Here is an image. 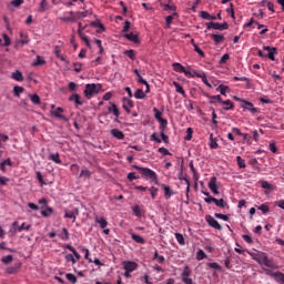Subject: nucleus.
Here are the masks:
<instances>
[{
  "instance_id": "obj_34",
  "label": "nucleus",
  "mask_w": 284,
  "mask_h": 284,
  "mask_svg": "<svg viewBox=\"0 0 284 284\" xmlns=\"http://www.w3.org/2000/svg\"><path fill=\"white\" fill-rule=\"evenodd\" d=\"M20 268H21V264H18L16 266L8 267L7 273L8 274H17Z\"/></svg>"
},
{
  "instance_id": "obj_8",
  "label": "nucleus",
  "mask_w": 284,
  "mask_h": 284,
  "mask_svg": "<svg viewBox=\"0 0 284 284\" xmlns=\"http://www.w3.org/2000/svg\"><path fill=\"white\" fill-rule=\"evenodd\" d=\"M123 267L125 272H134L139 267V264L132 261H126V262H123Z\"/></svg>"
},
{
  "instance_id": "obj_5",
  "label": "nucleus",
  "mask_w": 284,
  "mask_h": 284,
  "mask_svg": "<svg viewBox=\"0 0 284 284\" xmlns=\"http://www.w3.org/2000/svg\"><path fill=\"white\" fill-rule=\"evenodd\" d=\"M204 201L205 203H214L217 207H227V203L223 199L216 200L215 197L209 196L205 197Z\"/></svg>"
},
{
  "instance_id": "obj_58",
  "label": "nucleus",
  "mask_w": 284,
  "mask_h": 284,
  "mask_svg": "<svg viewBox=\"0 0 284 284\" xmlns=\"http://www.w3.org/2000/svg\"><path fill=\"white\" fill-rule=\"evenodd\" d=\"M153 112H154V114H155V119H156L158 121H162L163 116H162L161 111H159V109H156V108H153Z\"/></svg>"
},
{
  "instance_id": "obj_60",
  "label": "nucleus",
  "mask_w": 284,
  "mask_h": 284,
  "mask_svg": "<svg viewBox=\"0 0 284 284\" xmlns=\"http://www.w3.org/2000/svg\"><path fill=\"white\" fill-rule=\"evenodd\" d=\"M200 17L207 21H210V19H212V16L207 11H201Z\"/></svg>"
},
{
  "instance_id": "obj_43",
  "label": "nucleus",
  "mask_w": 284,
  "mask_h": 284,
  "mask_svg": "<svg viewBox=\"0 0 284 284\" xmlns=\"http://www.w3.org/2000/svg\"><path fill=\"white\" fill-rule=\"evenodd\" d=\"M14 261V257L12 255H7L2 257L1 262L4 263V265H10Z\"/></svg>"
},
{
  "instance_id": "obj_56",
  "label": "nucleus",
  "mask_w": 284,
  "mask_h": 284,
  "mask_svg": "<svg viewBox=\"0 0 284 284\" xmlns=\"http://www.w3.org/2000/svg\"><path fill=\"white\" fill-rule=\"evenodd\" d=\"M194 51L197 52L202 59H205V52L199 48V44H194Z\"/></svg>"
},
{
  "instance_id": "obj_3",
  "label": "nucleus",
  "mask_w": 284,
  "mask_h": 284,
  "mask_svg": "<svg viewBox=\"0 0 284 284\" xmlns=\"http://www.w3.org/2000/svg\"><path fill=\"white\" fill-rule=\"evenodd\" d=\"M100 90H101V84H87L84 89V94L87 99H92L94 94H99Z\"/></svg>"
},
{
  "instance_id": "obj_13",
  "label": "nucleus",
  "mask_w": 284,
  "mask_h": 284,
  "mask_svg": "<svg viewBox=\"0 0 284 284\" xmlns=\"http://www.w3.org/2000/svg\"><path fill=\"white\" fill-rule=\"evenodd\" d=\"M111 134L114 136V139H118V141H123L125 139V134L119 129L111 130Z\"/></svg>"
},
{
  "instance_id": "obj_57",
  "label": "nucleus",
  "mask_w": 284,
  "mask_h": 284,
  "mask_svg": "<svg viewBox=\"0 0 284 284\" xmlns=\"http://www.w3.org/2000/svg\"><path fill=\"white\" fill-rule=\"evenodd\" d=\"M64 217H65V219H72V220H73V223H74V221H77V215H74V212H68V211H65Z\"/></svg>"
},
{
  "instance_id": "obj_53",
  "label": "nucleus",
  "mask_w": 284,
  "mask_h": 284,
  "mask_svg": "<svg viewBox=\"0 0 284 284\" xmlns=\"http://www.w3.org/2000/svg\"><path fill=\"white\" fill-rule=\"evenodd\" d=\"M125 57H129V59H131V61H134L135 59V54H134V50H126L124 51Z\"/></svg>"
},
{
  "instance_id": "obj_42",
  "label": "nucleus",
  "mask_w": 284,
  "mask_h": 284,
  "mask_svg": "<svg viewBox=\"0 0 284 284\" xmlns=\"http://www.w3.org/2000/svg\"><path fill=\"white\" fill-rule=\"evenodd\" d=\"M236 161H237L239 168H241V169L247 168V165L245 164V160H243V158H241V155L236 156Z\"/></svg>"
},
{
  "instance_id": "obj_7",
  "label": "nucleus",
  "mask_w": 284,
  "mask_h": 284,
  "mask_svg": "<svg viewBox=\"0 0 284 284\" xmlns=\"http://www.w3.org/2000/svg\"><path fill=\"white\" fill-rule=\"evenodd\" d=\"M51 116L60 119L61 121H68V118L63 115V108L58 106L55 110H51Z\"/></svg>"
},
{
  "instance_id": "obj_37",
  "label": "nucleus",
  "mask_w": 284,
  "mask_h": 284,
  "mask_svg": "<svg viewBox=\"0 0 284 284\" xmlns=\"http://www.w3.org/2000/svg\"><path fill=\"white\" fill-rule=\"evenodd\" d=\"M88 17V11H78L73 14V18H75V21L78 19H85Z\"/></svg>"
},
{
  "instance_id": "obj_62",
  "label": "nucleus",
  "mask_w": 284,
  "mask_h": 284,
  "mask_svg": "<svg viewBox=\"0 0 284 284\" xmlns=\"http://www.w3.org/2000/svg\"><path fill=\"white\" fill-rule=\"evenodd\" d=\"M215 219H221L222 221H230V216L221 213H215Z\"/></svg>"
},
{
  "instance_id": "obj_24",
  "label": "nucleus",
  "mask_w": 284,
  "mask_h": 284,
  "mask_svg": "<svg viewBox=\"0 0 284 284\" xmlns=\"http://www.w3.org/2000/svg\"><path fill=\"white\" fill-rule=\"evenodd\" d=\"M49 159H50L51 161H53V163H57L58 165H61V163H63V162L61 161V158H60L59 153H51V154L49 155Z\"/></svg>"
},
{
  "instance_id": "obj_22",
  "label": "nucleus",
  "mask_w": 284,
  "mask_h": 284,
  "mask_svg": "<svg viewBox=\"0 0 284 284\" xmlns=\"http://www.w3.org/2000/svg\"><path fill=\"white\" fill-rule=\"evenodd\" d=\"M67 250H69V252H72L73 256L75 257L77 261H81V254H79V252H77V248H74V246L68 244L65 246Z\"/></svg>"
},
{
  "instance_id": "obj_47",
  "label": "nucleus",
  "mask_w": 284,
  "mask_h": 284,
  "mask_svg": "<svg viewBox=\"0 0 284 284\" xmlns=\"http://www.w3.org/2000/svg\"><path fill=\"white\" fill-rule=\"evenodd\" d=\"M135 99H145V93L143 92V89H138L134 93Z\"/></svg>"
},
{
  "instance_id": "obj_6",
  "label": "nucleus",
  "mask_w": 284,
  "mask_h": 284,
  "mask_svg": "<svg viewBox=\"0 0 284 284\" xmlns=\"http://www.w3.org/2000/svg\"><path fill=\"white\" fill-rule=\"evenodd\" d=\"M205 221L210 225V227H214V230H219V231L223 230V226H221L219 221L212 217V215H206Z\"/></svg>"
},
{
  "instance_id": "obj_41",
  "label": "nucleus",
  "mask_w": 284,
  "mask_h": 284,
  "mask_svg": "<svg viewBox=\"0 0 284 284\" xmlns=\"http://www.w3.org/2000/svg\"><path fill=\"white\" fill-rule=\"evenodd\" d=\"M275 281L277 283L284 284V274L281 272H275Z\"/></svg>"
},
{
  "instance_id": "obj_63",
  "label": "nucleus",
  "mask_w": 284,
  "mask_h": 284,
  "mask_svg": "<svg viewBox=\"0 0 284 284\" xmlns=\"http://www.w3.org/2000/svg\"><path fill=\"white\" fill-rule=\"evenodd\" d=\"M79 88V85L74 82H70L69 83V90L70 92H77V89Z\"/></svg>"
},
{
  "instance_id": "obj_27",
  "label": "nucleus",
  "mask_w": 284,
  "mask_h": 284,
  "mask_svg": "<svg viewBox=\"0 0 284 284\" xmlns=\"http://www.w3.org/2000/svg\"><path fill=\"white\" fill-rule=\"evenodd\" d=\"M95 221L99 223L100 227L102 230H105V227H108V220H105V217H95Z\"/></svg>"
},
{
  "instance_id": "obj_23",
  "label": "nucleus",
  "mask_w": 284,
  "mask_h": 284,
  "mask_svg": "<svg viewBox=\"0 0 284 284\" xmlns=\"http://www.w3.org/2000/svg\"><path fill=\"white\" fill-rule=\"evenodd\" d=\"M69 101L75 102V105H83V101H81V95H79L78 93L72 94L69 98Z\"/></svg>"
},
{
  "instance_id": "obj_19",
  "label": "nucleus",
  "mask_w": 284,
  "mask_h": 284,
  "mask_svg": "<svg viewBox=\"0 0 284 284\" xmlns=\"http://www.w3.org/2000/svg\"><path fill=\"white\" fill-rule=\"evenodd\" d=\"M207 99H210V103L214 104V103H223V99L221 98V95H210L206 94Z\"/></svg>"
},
{
  "instance_id": "obj_10",
  "label": "nucleus",
  "mask_w": 284,
  "mask_h": 284,
  "mask_svg": "<svg viewBox=\"0 0 284 284\" xmlns=\"http://www.w3.org/2000/svg\"><path fill=\"white\" fill-rule=\"evenodd\" d=\"M209 189L213 194H220L219 192V185L216 184V176H212L210 182H209Z\"/></svg>"
},
{
  "instance_id": "obj_11",
  "label": "nucleus",
  "mask_w": 284,
  "mask_h": 284,
  "mask_svg": "<svg viewBox=\"0 0 284 284\" xmlns=\"http://www.w3.org/2000/svg\"><path fill=\"white\" fill-rule=\"evenodd\" d=\"M12 227L14 230V232H23V230H30V227H32V225L28 224L26 225V223H22L21 225H19V222H13L12 223Z\"/></svg>"
},
{
  "instance_id": "obj_2",
  "label": "nucleus",
  "mask_w": 284,
  "mask_h": 284,
  "mask_svg": "<svg viewBox=\"0 0 284 284\" xmlns=\"http://www.w3.org/2000/svg\"><path fill=\"white\" fill-rule=\"evenodd\" d=\"M134 170H139L142 176H145L146 179H150V181H153L154 183H159V179L156 178V172L152 171V169L149 168H142L139 165H133Z\"/></svg>"
},
{
  "instance_id": "obj_51",
  "label": "nucleus",
  "mask_w": 284,
  "mask_h": 284,
  "mask_svg": "<svg viewBox=\"0 0 284 284\" xmlns=\"http://www.w3.org/2000/svg\"><path fill=\"white\" fill-rule=\"evenodd\" d=\"M192 134H194V131L192 130V128H187L186 130V135H185V141H192Z\"/></svg>"
},
{
  "instance_id": "obj_52",
  "label": "nucleus",
  "mask_w": 284,
  "mask_h": 284,
  "mask_svg": "<svg viewBox=\"0 0 284 284\" xmlns=\"http://www.w3.org/2000/svg\"><path fill=\"white\" fill-rule=\"evenodd\" d=\"M207 265L211 267V270H216L217 272H221L222 270L221 265H219L216 262L209 263Z\"/></svg>"
},
{
  "instance_id": "obj_25",
  "label": "nucleus",
  "mask_w": 284,
  "mask_h": 284,
  "mask_svg": "<svg viewBox=\"0 0 284 284\" xmlns=\"http://www.w3.org/2000/svg\"><path fill=\"white\" fill-rule=\"evenodd\" d=\"M161 187L164 190L165 199H170L174 194L170 186L162 184Z\"/></svg>"
},
{
  "instance_id": "obj_30",
  "label": "nucleus",
  "mask_w": 284,
  "mask_h": 284,
  "mask_svg": "<svg viewBox=\"0 0 284 284\" xmlns=\"http://www.w3.org/2000/svg\"><path fill=\"white\" fill-rule=\"evenodd\" d=\"M11 79L14 81H23V73L21 71L17 70L16 72L12 73Z\"/></svg>"
},
{
  "instance_id": "obj_33",
  "label": "nucleus",
  "mask_w": 284,
  "mask_h": 284,
  "mask_svg": "<svg viewBox=\"0 0 284 284\" xmlns=\"http://www.w3.org/2000/svg\"><path fill=\"white\" fill-rule=\"evenodd\" d=\"M53 52L58 59H60L61 61H65V57L61 54V47L55 45Z\"/></svg>"
},
{
  "instance_id": "obj_54",
  "label": "nucleus",
  "mask_w": 284,
  "mask_h": 284,
  "mask_svg": "<svg viewBox=\"0 0 284 284\" xmlns=\"http://www.w3.org/2000/svg\"><path fill=\"white\" fill-rule=\"evenodd\" d=\"M67 278L70 281V283H73V284H77V276L72 273H68L67 275Z\"/></svg>"
},
{
  "instance_id": "obj_35",
  "label": "nucleus",
  "mask_w": 284,
  "mask_h": 284,
  "mask_svg": "<svg viewBox=\"0 0 284 284\" xmlns=\"http://www.w3.org/2000/svg\"><path fill=\"white\" fill-rule=\"evenodd\" d=\"M61 241H68L70 239V232H68V229H62V234H59Z\"/></svg>"
},
{
  "instance_id": "obj_14",
  "label": "nucleus",
  "mask_w": 284,
  "mask_h": 284,
  "mask_svg": "<svg viewBox=\"0 0 284 284\" xmlns=\"http://www.w3.org/2000/svg\"><path fill=\"white\" fill-rule=\"evenodd\" d=\"M124 37L125 39H128V41H132V43H141V40L139 39V34L130 32V33H125Z\"/></svg>"
},
{
  "instance_id": "obj_64",
  "label": "nucleus",
  "mask_w": 284,
  "mask_h": 284,
  "mask_svg": "<svg viewBox=\"0 0 284 284\" xmlns=\"http://www.w3.org/2000/svg\"><path fill=\"white\" fill-rule=\"evenodd\" d=\"M133 212H134L135 216H141V215H142V213H141V206H140V205H135V206L133 207Z\"/></svg>"
},
{
  "instance_id": "obj_9",
  "label": "nucleus",
  "mask_w": 284,
  "mask_h": 284,
  "mask_svg": "<svg viewBox=\"0 0 284 284\" xmlns=\"http://www.w3.org/2000/svg\"><path fill=\"white\" fill-rule=\"evenodd\" d=\"M210 37L214 41L215 45H221V43L225 41V36L221 33H211Z\"/></svg>"
},
{
  "instance_id": "obj_45",
  "label": "nucleus",
  "mask_w": 284,
  "mask_h": 284,
  "mask_svg": "<svg viewBox=\"0 0 284 284\" xmlns=\"http://www.w3.org/2000/svg\"><path fill=\"white\" fill-rule=\"evenodd\" d=\"M227 90H230V87L223 85V84H220L219 88H217V91H219L220 94H222L223 97H225V93L227 92Z\"/></svg>"
},
{
  "instance_id": "obj_46",
  "label": "nucleus",
  "mask_w": 284,
  "mask_h": 284,
  "mask_svg": "<svg viewBox=\"0 0 284 284\" xmlns=\"http://www.w3.org/2000/svg\"><path fill=\"white\" fill-rule=\"evenodd\" d=\"M13 92L16 97H20V94H23V92H26V89H23V87H14Z\"/></svg>"
},
{
  "instance_id": "obj_28",
  "label": "nucleus",
  "mask_w": 284,
  "mask_h": 284,
  "mask_svg": "<svg viewBox=\"0 0 284 284\" xmlns=\"http://www.w3.org/2000/svg\"><path fill=\"white\" fill-rule=\"evenodd\" d=\"M222 105H226L223 108V110L225 111H230L234 109V102H232V100H226V101L222 100Z\"/></svg>"
},
{
  "instance_id": "obj_21",
  "label": "nucleus",
  "mask_w": 284,
  "mask_h": 284,
  "mask_svg": "<svg viewBox=\"0 0 284 284\" xmlns=\"http://www.w3.org/2000/svg\"><path fill=\"white\" fill-rule=\"evenodd\" d=\"M172 68H173L174 72H179L180 74H183V72H185V67H183V64H181L179 62H174L172 64Z\"/></svg>"
},
{
  "instance_id": "obj_39",
  "label": "nucleus",
  "mask_w": 284,
  "mask_h": 284,
  "mask_svg": "<svg viewBox=\"0 0 284 284\" xmlns=\"http://www.w3.org/2000/svg\"><path fill=\"white\" fill-rule=\"evenodd\" d=\"M50 3H48V0H42L40 2V8H39V12H45V10H48Z\"/></svg>"
},
{
  "instance_id": "obj_29",
  "label": "nucleus",
  "mask_w": 284,
  "mask_h": 284,
  "mask_svg": "<svg viewBox=\"0 0 284 284\" xmlns=\"http://www.w3.org/2000/svg\"><path fill=\"white\" fill-rule=\"evenodd\" d=\"M206 30H221V23L209 22V23H206Z\"/></svg>"
},
{
  "instance_id": "obj_4",
  "label": "nucleus",
  "mask_w": 284,
  "mask_h": 284,
  "mask_svg": "<svg viewBox=\"0 0 284 284\" xmlns=\"http://www.w3.org/2000/svg\"><path fill=\"white\" fill-rule=\"evenodd\" d=\"M243 110H247L251 112V114H258V109L254 106V104L247 100H242V105Z\"/></svg>"
},
{
  "instance_id": "obj_17",
  "label": "nucleus",
  "mask_w": 284,
  "mask_h": 284,
  "mask_svg": "<svg viewBox=\"0 0 284 284\" xmlns=\"http://www.w3.org/2000/svg\"><path fill=\"white\" fill-rule=\"evenodd\" d=\"M131 239L132 241H134L135 243H140V245H145V239H143V236L135 234V233H131Z\"/></svg>"
},
{
  "instance_id": "obj_55",
  "label": "nucleus",
  "mask_w": 284,
  "mask_h": 284,
  "mask_svg": "<svg viewBox=\"0 0 284 284\" xmlns=\"http://www.w3.org/2000/svg\"><path fill=\"white\" fill-rule=\"evenodd\" d=\"M149 191L151 192L152 199H156V196L159 194V189L155 186H152L151 189H149Z\"/></svg>"
},
{
  "instance_id": "obj_12",
  "label": "nucleus",
  "mask_w": 284,
  "mask_h": 284,
  "mask_svg": "<svg viewBox=\"0 0 284 284\" xmlns=\"http://www.w3.org/2000/svg\"><path fill=\"white\" fill-rule=\"evenodd\" d=\"M194 75L197 79H202L204 85H207V88H212V84H210V82L207 81V77L205 75V73L199 72V71H194Z\"/></svg>"
},
{
  "instance_id": "obj_32",
  "label": "nucleus",
  "mask_w": 284,
  "mask_h": 284,
  "mask_svg": "<svg viewBox=\"0 0 284 284\" xmlns=\"http://www.w3.org/2000/svg\"><path fill=\"white\" fill-rule=\"evenodd\" d=\"M42 216H52L54 214V210L50 206H47L44 210L41 211Z\"/></svg>"
},
{
  "instance_id": "obj_36",
  "label": "nucleus",
  "mask_w": 284,
  "mask_h": 284,
  "mask_svg": "<svg viewBox=\"0 0 284 284\" xmlns=\"http://www.w3.org/2000/svg\"><path fill=\"white\" fill-rule=\"evenodd\" d=\"M153 261H158V263H165V256L159 255V251H155Z\"/></svg>"
},
{
  "instance_id": "obj_38",
  "label": "nucleus",
  "mask_w": 284,
  "mask_h": 284,
  "mask_svg": "<svg viewBox=\"0 0 284 284\" xmlns=\"http://www.w3.org/2000/svg\"><path fill=\"white\" fill-rule=\"evenodd\" d=\"M30 100L34 105H41V98H39V94H31Z\"/></svg>"
},
{
  "instance_id": "obj_59",
  "label": "nucleus",
  "mask_w": 284,
  "mask_h": 284,
  "mask_svg": "<svg viewBox=\"0 0 284 284\" xmlns=\"http://www.w3.org/2000/svg\"><path fill=\"white\" fill-rule=\"evenodd\" d=\"M257 210H261L263 214H267V212H270V206H267V204H262L257 207Z\"/></svg>"
},
{
  "instance_id": "obj_61",
  "label": "nucleus",
  "mask_w": 284,
  "mask_h": 284,
  "mask_svg": "<svg viewBox=\"0 0 284 284\" xmlns=\"http://www.w3.org/2000/svg\"><path fill=\"white\" fill-rule=\"evenodd\" d=\"M3 39H4V47L8 48L9 45H11V41H10V37H8V34L3 33L2 34Z\"/></svg>"
},
{
  "instance_id": "obj_50",
  "label": "nucleus",
  "mask_w": 284,
  "mask_h": 284,
  "mask_svg": "<svg viewBox=\"0 0 284 284\" xmlns=\"http://www.w3.org/2000/svg\"><path fill=\"white\" fill-rule=\"evenodd\" d=\"M158 152H160V154H164V156H172V153H170V150L163 146L158 149Z\"/></svg>"
},
{
  "instance_id": "obj_15",
  "label": "nucleus",
  "mask_w": 284,
  "mask_h": 284,
  "mask_svg": "<svg viewBox=\"0 0 284 284\" xmlns=\"http://www.w3.org/2000/svg\"><path fill=\"white\" fill-rule=\"evenodd\" d=\"M130 108H134V102H132V100L124 98L123 99V109L125 110V112H128V114H130Z\"/></svg>"
},
{
  "instance_id": "obj_16",
  "label": "nucleus",
  "mask_w": 284,
  "mask_h": 284,
  "mask_svg": "<svg viewBox=\"0 0 284 284\" xmlns=\"http://www.w3.org/2000/svg\"><path fill=\"white\" fill-rule=\"evenodd\" d=\"M264 50L266 51V52H268V59L271 60V61H275L276 60V58L274 57V54H276V48H271V47H264Z\"/></svg>"
},
{
  "instance_id": "obj_31",
  "label": "nucleus",
  "mask_w": 284,
  "mask_h": 284,
  "mask_svg": "<svg viewBox=\"0 0 284 284\" xmlns=\"http://www.w3.org/2000/svg\"><path fill=\"white\" fill-rule=\"evenodd\" d=\"M68 14H70V17H62L61 21H64V22L77 21V18H74V11H69Z\"/></svg>"
},
{
  "instance_id": "obj_40",
  "label": "nucleus",
  "mask_w": 284,
  "mask_h": 284,
  "mask_svg": "<svg viewBox=\"0 0 284 284\" xmlns=\"http://www.w3.org/2000/svg\"><path fill=\"white\" fill-rule=\"evenodd\" d=\"M192 274V270H190V266H185L182 272V278H190Z\"/></svg>"
},
{
  "instance_id": "obj_44",
  "label": "nucleus",
  "mask_w": 284,
  "mask_h": 284,
  "mask_svg": "<svg viewBox=\"0 0 284 284\" xmlns=\"http://www.w3.org/2000/svg\"><path fill=\"white\" fill-rule=\"evenodd\" d=\"M175 239L180 245H185V237H183V234L175 233Z\"/></svg>"
},
{
  "instance_id": "obj_1",
  "label": "nucleus",
  "mask_w": 284,
  "mask_h": 284,
  "mask_svg": "<svg viewBox=\"0 0 284 284\" xmlns=\"http://www.w3.org/2000/svg\"><path fill=\"white\" fill-rule=\"evenodd\" d=\"M253 261H256L258 265H264L265 267H270L271 270H278V266L276 263H274V260L267 257V253L257 251L255 253L251 254Z\"/></svg>"
},
{
  "instance_id": "obj_20",
  "label": "nucleus",
  "mask_w": 284,
  "mask_h": 284,
  "mask_svg": "<svg viewBox=\"0 0 284 284\" xmlns=\"http://www.w3.org/2000/svg\"><path fill=\"white\" fill-rule=\"evenodd\" d=\"M80 179H92V173L90 170H88V168H83L81 170V173L79 175Z\"/></svg>"
},
{
  "instance_id": "obj_49",
  "label": "nucleus",
  "mask_w": 284,
  "mask_h": 284,
  "mask_svg": "<svg viewBox=\"0 0 284 284\" xmlns=\"http://www.w3.org/2000/svg\"><path fill=\"white\" fill-rule=\"evenodd\" d=\"M33 65L37 68L39 65H45V60L41 58V55L37 57V61L33 63Z\"/></svg>"
},
{
  "instance_id": "obj_26",
  "label": "nucleus",
  "mask_w": 284,
  "mask_h": 284,
  "mask_svg": "<svg viewBox=\"0 0 284 284\" xmlns=\"http://www.w3.org/2000/svg\"><path fill=\"white\" fill-rule=\"evenodd\" d=\"M173 85L175 88V91L179 93V94H182V97H185V90L183 89V85H181V83L174 81L173 82Z\"/></svg>"
},
{
  "instance_id": "obj_18",
  "label": "nucleus",
  "mask_w": 284,
  "mask_h": 284,
  "mask_svg": "<svg viewBox=\"0 0 284 284\" xmlns=\"http://www.w3.org/2000/svg\"><path fill=\"white\" fill-rule=\"evenodd\" d=\"M109 112H112L116 119H119L121 112H119V106L114 103L110 102V106L108 108Z\"/></svg>"
},
{
  "instance_id": "obj_48",
  "label": "nucleus",
  "mask_w": 284,
  "mask_h": 284,
  "mask_svg": "<svg viewBox=\"0 0 284 284\" xmlns=\"http://www.w3.org/2000/svg\"><path fill=\"white\" fill-rule=\"evenodd\" d=\"M196 258H197V261H203V258H207V255L205 254V252L203 250H199L196 253Z\"/></svg>"
}]
</instances>
